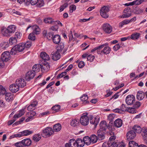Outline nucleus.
<instances>
[{
	"label": "nucleus",
	"instance_id": "obj_1",
	"mask_svg": "<svg viewBox=\"0 0 147 147\" xmlns=\"http://www.w3.org/2000/svg\"><path fill=\"white\" fill-rule=\"evenodd\" d=\"M32 43L31 41H27L25 44L20 43L15 45L11 50V53L12 55H15L17 51H22L25 47L29 48L31 46Z\"/></svg>",
	"mask_w": 147,
	"mask_h": 147
},
{
	"label": "nucleus",
	"instance_id": "obj_2",
	"mask_svg": "<svg viewBox=\"0 0 147 147\" xmlns=\"http://www.w3.org/2000/svg\"><path fill=\"white\" fill-rule=\"evenodd\" d=\"M53 133V131L52 128L47 127L42 131L41 134L43 137H49L51 136Z\"/></svg>",
	"mask_w": 147,
	"mask_h": 147
},
{
	"label": "nucleus",
	"instance_id": "obj_3",
	"mask_svg": "<svg viewBox=\"0 0 147 147\" xmlns=\"http://www.w3.org/2000/svg\"><path fill=\"white\" fill-rule=\"evenodd\" d=\"M109 11V8L107 6H104L100 9V15L103 18H107L109 16L108 13Z\"/></svg>",
	"mask_w": 147,
	"mask_h": 147
},
{
	"label": "nucleus",
	"instance_id": "obj_4",
	"mask_svg": "<svg viewBox=\"0 0 147 147\" xmlns=\"http://www.w3.org/2000/svg\"><path fill=\"white\" fill-rule=\"evenodd\" d=\"M30 28H31L32 30V33L36 34H40V29L39 27L35 25L33 26L29 25L27 28L26 31H27L28 29Z\"/></svg>",
	"mask_w": 147,
	"mask_h": 147
},
{
	"label": "nucleus",
	"instance_id": "obj_5",
	"mask_svg": "<svg viewBox=\"0 0 147 147\" xmlns=\"http://www.w3.org/2000/svg\"><path fill=\"white\" fill-rule=\"evenodd\" d=\"M32 143V141L29 138H26L22 140L21 141L16 143L17 145H22L24 146H30Z\"/></svg>",
	"mask_w": 147,
	"mask_h": 147
},
{
	"label": "nucleus",
	"instance_id": "obj_6",
	"mask_svg": "<svg viewBox=\"0 0 147 147\" xmlns=\"http://www.w3.org/2000/svg\"><path fill=\"white\" fill-rule=\"evenodd\" d=\"M135 99V97L133 95H129L126 97L125 102L127 105H131L134 102Z\"/></svg>",
	"mask_w": 147,
	"mask_h": 147
},
{
	"label": "nucleus",
	"instance_id": "obj_7",
	"mask_svg": "<svg viewBox=\"0 0 147 147\" xmlns=\"http://www.w3.org/2000/svg\"><path fill=\"white\" fill-rule=\"evenodd\" d=\"M135 132L132 129L127 132L126 134V140L128 141L134 139L136 136Z\"/></svg>",
	"mask_w": 147,
	"mask_h": 147
},
{
	"label": "nucleus",
	"instance_id": "obj_8",
	"mask_svg": "<svg viewBox=\"0 0 147 147\" xmlns=\"http://www.w3.org/2000/svg\"><path fill=\"white\" fill-rule=\"evenodd\" d=\"M10 53L8 51H5L1 55V59L5 62H7L10 60L11 58Z\"/></svg>",
	"mask_w": 147,
	"mask_h": 147
},
{
	"label": "nucleus",
	"instance_id": "obj_9",
	"mask_svg": "<svg viewBox=\"0 0 147 147\" xmlns=\"http://www.w3.org/2000/svg\"><path fill=\"white\" fill-rule=\"evenodd\" d=\"M87 114L82 116L80 119V122L81 124L83 125H86L89 123V118L87 116Z\"/></svg>",
	"mask_w": 147,
	"mask_h": 147
},
{
	"label": "nucleus",
	"instance_id": "obj_10",
	"mask_svg": "<svg viewBox=\"0 0 147 147\" xmlns=\"http://www.w3.org/2000/svg\"><path fill=\"white\" fill-rule=\"evenodd\" d=\"M40 65L41 70L43 73L47 72L49 69V64L46 61H44V63H42Z\"/></svg>",
	"mask_w": 147,
	"mask_h": 147
},
{
	"label": "nucleus",
	"instance_id": "obj_11",
	"mask_svg": "<svg viewBox=\"0 0 147 147\" xmlns=\"http://www.w3.org/2000/svg\"><path fill=\"white\" fill-rule=\"evenodd\" d=\"M15 83L19 88H23L26 85L25 80L22 78H19L17 80Z\"/></svg>",
	"mask_w": 147,
	"mask_h": 147
},
{
	"label": "nucleus",
	"instance_id": "obj_12",
	"mask_svg": "<svg viewBox=\"0 0 147 147\" xmlns=\"http://www.w3.org/2000/svg\"><path fill=\"white\" fill-rule=\"evenodd\" d=\"M103 29L105 32L109 34L110 33L112 30L111 26L108 23L103 24Z\"/></svg>",
	"mask_w": 147,
	"mask_h": 147
},
{
	"label": "nucleus",
	"instance_id": "obj_13",
	"mask_svg": "<svg viewBox=\"0 0 147 147\" xmlns=\"http://www.w3.org/2000/svg\"><path fill=\"white\" fill-rule=\"evenodd\" d=\"M35 76V73L32 71L31 70L27 72L25 78L26 80L29 81L33 79Z\"/></svg>",
	"mask_w": 147,
	"mask_h": 147
},
{
	"label": "nucleus",
	"instance_id": "obj_14",
	"mask_svg": "<svg viewBox=\"0 0 147 147\" xmlns=\"http://www.w3.org/2000/svg\"><path fill=\"white\" fill-rule=\"evenodd\" d=\"M59 51L57 52V50L55 52H52L51 55V57L54 61H56L59 59L60 58Z\"/></svg>",
	"mask_w": 147,
	"mask_h": 147
},
{
	"label": "nucleus",
	"instance_id": "obj_15",
	"mask_svg": "<svg viewBox=\"0 0 147 147\" xmlns=\"http://www.w3.org/2000/svg\"><path fill=\"white\" fill-rule=\"evenodd\" d=\"M9 90L12 93H16L19 90V87L16 83L11 85L9 87Z\"/></svg>",
	"mask_w": 147,
	"mask_h": 147
},
{
	"label": "nucleus",
	"instance_id": "obj_16",
	"mask_svg": "<svg viewBox=\"0 0 147 147\" xmlns=\"http://www.w3.org/2000/svg\"><path fill=\"white\" fill-rule=\"evenodd\" d=\"M99 129L97 131V135L98 139L100 140L104 139L105 138V134L106 131Z\"/></svg>",
	"mask_w": 147,
	"mask_h": 147
},
{
	"label": "nucleus",
	"instance_id": "obj_17",
	"mask_svg": "<svg viewBox=\"0 0 147 147\" xmlns=\"http://www.w3.org/2000/svg\"><path fill=\"white\" fill-rule=\"evenodd\" d=\"M5 98L7 101L11 102L13 99V95L11 93H7L5 95Z\"/></svg>",
	"mask_w": 147,
	"mask_h": 147
},
{
	"label": "nucleus",
	"instance_id": "obj_18",
	"mask_svg": "<svg viewBox=\"0 0 147 147\" xmlns=\"http://www.w3.org/2000/svg\"><path fill=\"white\" fill-rule=\"evenodd\" d=\"M52 40L53 42L55 44H59L61 40V38L60 36L58 34H56L54 35Z\"/></svg>",
	"mask_w": 147,
	"mask_h": 147
},
{
	"label": "nucleus",
	"instance_id": "obj_19",
	"mask_svg": "<svg viewBox=\"0 0 147 147\" xmlns=\"http://www.w3.org/2000/svg\"><path fill=\"white\" fill-rule=\"evenodd\" d=\"M37 102L36 101L33 102L32 103L27 107V110L29 111H32L36 108Z\"/></svg>",
	"mask_w": 147,
	"mask_h": 147
},
{
	"label": "nucleus",
	"instance_id": "obj_20",
	"mask_svg": "<svg viewBox=\"0 0 147 147\" xmlns=\"http://www.w3.org/2000/svg\"><path fill=\"white\" fill-rule=\"evenodd\" d=\"M145 96L144 92L142 91H139L138 92L137 94V98L138 100H142Z\"/></svg>",
	"mask_w": 147,
	"mask_h": 147
},
{
	"label": "nucleus",
	"instance_id": "obj_21",
	"mask_svg": "<svg viewBox=\"0 0 147 147\" xmlns=\"http://www.w3.org/2000/svg\"><path fill=\"white\" fill-rule=\"evenodd\" d=\"M100 128L101 130L106 131L107 127V123L105 121H102L100 124Z\"/></svg>",
	"mask_w": 147,
	"mask_h": 147
},
{
	"label": "nucleus",
	"instance_id": "obj_22",
	"mask_svg": "<svg viewBox=\"0 0 147 147\" xmlns=\"http://www.w3.org/2000/svg\"><path fill=\"white\" fill-rule=\"evenodd\" d=\"M123 124L122 121L120 119H118L116 120L114 123V124L115 127L118 128L120 127Z\"/></svg>",
	"mask_w": 147,
	"mask_h": 147
},
{
	"label": "nucleus",
	"instance_id": "obj_23",
	"mask_svg": "<svg viewBox=\"0 0 147 147\" xmlns=\"http://www.w3.org/2000/svg\"><path fill=\"white\" fill-rule=\"evenodd\" d=\"M61 128V125L59 123L55 124L53 127V131L55 132L59 131Z\"/></svg>",
	"mask_w": 147,
	"mask_h": 147
},
{
	"label": "nucleus",
	"instance_id": "obj_24",
	"mask_svg": "<svg viewBox=\"0 0 147 147\" xmlns=\"http://www.w3.org/2000/svg\"><path fill=\"white\" fill-rule=\"evenodd\" d=\"M7 29L9 31V33L10 34L14 33L16 30V27L14 25H11L8 26Z\"/></svg>",
	"mask_w": 147,
	"mask_h": 147
},
{
	"label": "nucleus",
	"instance_id": "obj_25",
	"mask_svg": "<svg viewBox=\"0 0 147 147\" xmlns=\"http://www.w3.org/2000/svg\"><path fill=\"white\" fill-rule=\"evenodd\" d=\"M41 65L40 64H37L34 65L32 67V71L35 73H37L40 71V68H41Z\"/></svg>",
	"mask_w": 147,
	"mask_h": 147
},
{
	"label": "nucleus",
	"instance_id": "obj_26",
	"mask_svg": "<svg viewBox=\"0 0 147 147\" xmlns=\"http://www.w3.org/2000/svg\"><path fill=\"white\" fill-rule=\"evenodd\" d=\"M132 130L136 133H140L142 131V129L138 125H135L132 128Z\"/></svg>",
	"mask_w": 147,
	"mask_h": 147
},
{
	"label": "nucleus",
	"instance_id": "obj_27",
	"mask_svg": "<svg viewBox=\"0 0 147 147\" xmlns=\"http://www.w3.org/2000/svg\"><path fill=\"white\" fill-rule=\"evenodd\" d=\"M40 56L41 58L44 60H49L50 57L45 52L41 53Z\"/></svg>",
	"mask_w": 147,
	"mask_h": 147
},
{
	"label": "nucleus",
	"instance_id": "obj_28",
	"mask_svg": "<svg viewBox=\"0 0 147 147\" xmlns=\"http://www.w3.org/2000/svg\"><path fill=\"white\" fill-rule=\"evenodd\" d=\"M142 135L143 137L145 143L147 145V129H142Z\"/></svg>",
	"mask_w": 147,
	"mask_h": 147
},
{
	"label": "nucleus",
	"instance_id": "obj_29",
	"mask_svg": "<svg viewBox=\"0 0 147 147\" xmlns=\"http://www.w3.org/2000/svg\"><path fill=\"white\" fill-rule=\"evenodd\" d=\"M115 126L114 124L112 122H109L108 125H107V128L109 130L111 131H114L115 129Z\"/></svg>",
	"mask_w": 147,
	"mask_h": 147
},
{
	"label": "nucleus",
	"instance_id": "obj_30",
	"mask_svg": "<svg viewBox=\"0 0 147 147\" xmlns=\"http://www.w3.org/2000/svg\"><path fill=\"white\" fill-rule=\"evenodd\" d=\"M83 139L85 144L87 146L89 145L91 143L90 137L88 136H86L84 137Z\"/></svg>",
	"mask_w": 147,
	"mask_h": 147
},
{
	"label": "nucleus",
	"instance_id": "obj_31",
	"mask_svg": "<svg viewBox=\"0 0 147 147\" xmlns=\"http://www.w3.org/2000/svg\"><path fill=\"white\" fill-rule=\"evenodd\" d=\"M76 142L78 144V147L80 146L81 147H83L85 144L83 139L82 140L81 139L78 138L76 140Z\"/></svg>",
	"mask_w": 147,
	"mask_h": 147
},
{
	"label": "nucleus",
	"instance_id": "obj_32",
	"mask_svg": "<svg viewBox=\"0 0 147 147\" xmlns=\"http://www.w3.org/2000/svg\"><path fill=\"white\" fill-rule=\"evenodd\" d=\"M79 120L78 119H75L72 120L71 122V125L73 127L78 126L79 124Z\"/></svg>",
	"mask_w": 147,
	"mask_h": 147
},
{
	"label": "nucleus",
	"instance_id": "obj_33",
	"mask_svg": "<svg viewBox=\"0 0 147 147\" xmlns=\"http://www.w3.org/2000/svg\"><path fill=\"white\" fill-rule=\"evenodd\" d=\"M70 147H78L76 141L74 139H72L69 140Z\"/></svg>",
	"mask_w": 147,
	"mask_h": 147
},
{
	"label": "nucleus",
	"instance_id": "obj_34",
	"mask_svg": "<svg viewBox=\"0 0 147 147\" xmlns=\"http://www.w3.org/2000/svg\"><path fill=\"white\" fill-rule=\"evenodd\" d=\"M91 142L92 144L96 143L98 140V137L95 135H92L90 137Z\"/></svg>",
	"mask_w": 147,
	"mask_h": 147
},
{
	"label": "nucleus",
	"instance_id": "obj_35",
	"mask_svg": "<svg viewBox=\"0 0 147 147\" xmlns=\"http://www.w3.org/2000/svg\"><path fill=\"white\" fill-rule=\"evenodd\" d=\"M81 99L84 102H85L84 103L86 104V103H89V101H87V100L88 99V97L87 95L86 94H84L81 97Z\"/></svg>",
	"mask_w": 147,
	"mask_h": 147
},
{
	"label": "nucleus",
	"instance_id": "obj_36",
	"mask_svg": "<svg viewBox=\"0 0 147 147\" xmlns=\"http://www.w3.org/2000/svg\"><path fill=\"white\" fill-rule=\"evenodd\" d=\"M32 133L33 131H30L28 130H25L20 132L22 136L29 135Z\"/></svg>",
	"mask_w": 147,
	"mask_h": 147
},
{
	"label": "nucleus",
	"instance_id": "obj_37",
	"mask_svg": "<svg viewBox=\"0 0 147 147\" xmlns=\"http://www.w3.org/2000/svg\"><path fill=\"white\" fill-rule=\"evenodd\" d=\"M111 49L110 47L107 46L104 48L102 51L104 54L107 55L109 54L111 51Z\"/></svg>",
	"mask_w": 147,
	"mask_h": 147
},
{
	"label": "nucleus",
	"instance_id": "obj_38",
	"mask_svg": "<svg viewBox=\"0 0 147 147\" xmlns=\"http://www.w3.org/2000/svg\"><path fill=\"white\" fill-rule=\"evenodd\" d=\"M26 5H28L31 4L32 5H34L37 4L38 0H26Z\"/></svg>",
	"mask_w": 147,
	"mask_h": 147
},
{
	"label": "nucleus",
	"instance_id": "obj_39",
	"mask_svg": "<svg viewBox=\"0 0 147 147\" xmlns=\"http://www.w3.org/2000/svg\"><path fill=\"white\" fill-rule=\"evenodd\" d=\"M140 35L139 33L135 32L131 35V38L133 40L137 39L139 37Z\"/></svg>",
	"mask_w": 147,
	"mask_h": 147
},
{
	"label": "nucleus",
	"instance_id": "obj_40",
	"mask_svg": "<svg viewBox=\"0 0 147 147\" xmlns=\"http://www.w3.org/2000/svg\"><path fill=\"white\" fill-rule=\"evenodd\" d=\"M64 47V44L63 42H60L59 43V46L58 47V49H57V52L59 51L61 52V51L63 50Z\"/></svg>",
	"mask_w": 147,
	"mask_h": 147
},
{
	"label": "nucleus",
	"instance_id": "obj_41",
	"mask_svg": "<svg viewBox=\"0 0 147 147\" xmlns=\"http://www.w3.org/2000/svg\"><path fill=\"white\" fill-rule=\"evenodd\" d=\"M17 41V39L16 38V37H12L10 38L9 43L10 45H12L15 44Z\"/></svg>",
	"mask_w": 147,
	"mask_h": 147
},
{
	"label": "nucleus",
	"instance_id": "obj_42",
	"mask_svg": "<svg viewBox=\"0 0 147 147\" xmlns=\"http://www.w3.org/2000/svg\"><path fill=\"white\" fill-rule=\"evenodd\" d=\"M24 113V110L22 109L20 110L18 113L14 115V118H18V117H20L22 115H23Z\"/></svg>",
	"mask_w": 147,
	"mask_h": 147
},
{
	"label": "nucleus",
	"instance_id": "obj_43",
	"mask_svg": "<svg viewBox=\"0 0 147 147\" xmlns=\"http://www.w3.org/2000/svg\"><path fill=\"white\" fill-rule=\"evenodd\" d=\"M131 16V11H128L124 13L121 17L123 18H128Z\"/></svg>",
	"mask_w": 147,
	"mask_h": 147
},
{
	"label": "nucleus",
	"instance_id": "obj_44",
	"mask_svg": "<svg viewBox=\"0 0 147 147\" xmlns=\"http://www.w3.org/2000/svg\"><path fill=\"white\" fill-rule=\"evenodd\" d=\"M41 138V136L40 135L35 134L33 137V139L35 141L38 142L40 139Z\"/></svg>",
	"mask_w": 147,
	"mask_h": 147
},
{
	"label": "nucleus",
	"instance_id": "obj_45",
	"mask_svg": "<svg viewBox=\"0 0 147 147\" xmlns=\"http://www.w3.org/2000/svg\"><path fill=\"white\" fill-rule=\"evenodd\" d=\"M129 147H138V144L134 141H129Z\"/></svg>",
	"mask_w": 147,
	"mask_h": 147
},
{
	"label": "nucleus",
	"instance_id": "obj_46",
	"mask_svg": "<svg viewBox=\"0 0 147 147\" xmlns=\"http://www.w3.org/2000/svg\"><path fill=\"white\" fill-rule=\"evenodd\" d=\"M2 32L3 35L6 36H11L10 33H9L7 28L3 29L2 30Z\"/></svg>",
	"mask_w": 147,
	"mask_h": 147
},
{
	"label": "nucleus",
	"instance_id": "obj_47",
	"mask_svg": "<svg viewBox=\"0 0 147 147\" xmlns=\"http://www.w3.org/2000/svg\"><path fill=\"white\" fill-rule=\"evenodd\" d=\"M133 11L136 14H139L143 12V10L138 8H136L133 9Z\"/></svg>",
	"mask_w": 147,
	"mask_h": 147
},
{
	"label": "nucleus",
	"instance_id": "obj_48",
	"mask_svg": "<svg viewBox=\"0 0 147 147\" xmlns=\"http://www.w3.org/2000/svg\"><path fill=\"white\" fill-rule=\"evenodd\" d=\"M44 21L46 23L51 24L52 23L53 24L55 22V21H53L52 18H46L44 19Z\"/></svg>",
	"mask_w": 147,
	"mask_h": 147
},
{
	"label": "nucleus",
	"instance_id": "obj_49",
	"mask_svg": "<svg viewBox=\"0 0 147 147\" xmlns=\"http://www.w3.org/2000/svg\"><path fill=\"white\" fill-rule=\"evenodd\" d=\"M110 134L111 136L109 140L108 141H110V142H113V141L115 139L116 137L114 136V133L113 132L111 131Z\"/></svg>",
	"mask_w": 147,
	"mask_h": 147
},
{
	"label": "nucleus",
	"instance_id": "obj_50",
	"mask_svg": "<svg viewBox=\"0 0 147 147\" xmlns=\"http://www.w3.org/2000/svg\"><path fill=\"white\" fill-rule=\"evenodd\" d=\"M99 122L98 119L95 117L92 120H90V123L91 124H94L95 126H96Z\"/></svg>",
	"mask_w": 147,
	"mask_h": 147
},
{
	"label": "nucleus",
	"instance_id": "obj_51",
	"mask_svg": "<svg viewBox=\"0 0 147 147\" xmlns=\"http://www.w3.org/2000/svg\"><path fill=\"white\" fill-rule=\"evenodd\" d=\"M123 45V44L122 43H121L120 45L119 44H117L113 47V49L115 51H117L120 48L122 47Z\"/></svg>",
	"mask_w": 147,
	"mask_h": 147
},
{
	"label": "nucleus",
	"instance_id": "obj_52",
	"mask_svg": "<svg viewBox=\"0 0 147 147\" xmlns=\"http://www.w3.org/2000/svg\"><path fill=\"white\" fill-rule=\"evenodd\" d=\"M115 117V115L114 114H110L108 116L107 119L110 121L109 122H112L113 121Z\"/></svg>",
	"mask_w": 147,
	"mask_h": 147
},
{
	"label": "nucleus",
	"instance_id": "obj_53",
	"mask_svg": "<svg viewBox=\"0 0 147 147\" xmlns=\"http://www.w3.org/2000/svg\"><path fill=\"white\" fill-rule=\"evenodd\" d=\"M34 33H30L28 36V38L29 40L34 41L35 39V36Z\"/></svg>",
	"mask_w": 147,
	"mask_h": 147
},
{
	"label": "nucleus",
	"instance_id": "obj_54",
	"mask_svg": "<svg viewBox=\"0 0 147 147\" xmlns=\"http://www.w3.org/2000/svg\"><path fill=\"white\" fill-rule=\"evenodd\" d=\"M127 111L131 113H136V110L134 107H129Z\"/></svg>",
	"mask_w": 147,
	"mask_h": 147
},
{
	"label": "nucleus",
	"instance_id": "obj_55",
	"mask_svg": "<svg viewBox=\"0 0 147 147\" xmlns=\"http://www.w3.org/2000/svg\"><path fill=\"white\" fill-rule=\"evenodd\" d=\"M0 46L2 48L5 49L8 47L9 46L8 43L6 42H3L0 44Z\"/></svg>",
	"mask_w": 147,
	"mask_h": 147
},
{
	"label": "nucleus",
	"instance_id": "obj_56",
	"mask_svg": "<svg viewBox=\"0 0 147 147\" xmlns=\"http://www.w3.org/2000/svg\"><path fill=\"white\" fill-rule=\"evenodd\" d=\"M112 142L108 141V142H105L102 144V147H110L112 146Z\"/></svg>",
	"mask_w": 147,
	"mask_h": 147
},
{
	"label": "nucleus",
	"instance_id": "obj_57",
	"mask_svg": "<svg viewBox=\"0 0 147 147\" xmlns=\"http://www.w3.org/2000/svg\"><path fill=\"white\" fill-rule=\"evenodd\" d=\"M53 32H49L46 36V38L48 40H50L51 39H53Z\"/></svg>",
	"mask_w": 147,
	"mask_h": 147
},
{
	"label": "nucleus",
	"instance_id": "obj_58",
	"mask_svg": "<svg viewBox=\"0 0 147 147\" xmlns=\"http://www.w3.org/2000/svg\"><path fill=\"white\" fill-rule=\"evenodd\" d=\"M21 137L22 135H21V134L20 132L18 133V134L11 135L9 137V139H11L15 138H20Z\"/></svg>",
	"mask_w": 147,
	"mask_h": 147
},
{
	"label": "nucleus",
	"instance_id": "obj_59",
	"mask_svg": "<svg viewBox=\"0 0 147 147\" xmlns=\"http://www.w3.org/2000/svg\"><path fill=\"white\" fill-rule=\"evenodd\" d=\"M68 4L67 3H65L63 5L61 6L59 10V11L60 12L62 11L65 8H66L68 6Z\"/></svg>",
	"mask_w": 147,
	"mask_h": 147
},
{
	"label": "nucleus",
	"instance_id": "obj_60",
	"mask_svg": "<svg viewBox=\"0 0 147 147\" xmlns=\"http://www.w3.org/2000/svg\"><path fill=\"white\" fill-rule=\"evenodd\" d=\"M11 13L12 14H13L15 16L16 15L21 16L22 15V13H20L19 11L16 10L15 9L12 10L11 12Z\"/></svg>",
	"mask_w": 147,
	"mask_h": 147
},
{
	"label": "nucleus",
	"instance_id": "obj_61",
	"mask_svg": "<svg viewBox=\"0 0 147 147\" xmlns=\"http://www.w3.org/2000/svg\"><path fill=\"white\" fill-rule=\"evenodd\" d=\"M60 109V106L59 105H56L53 106L52 108V109L53 110L55 111V112H58Z\"/></svg>",
	"mask_w": 147,
	"mask_h": 147
},
{
	"label": "nucleus",
	"instance_id": "obj_62",
	"mask_svg": "<svg viewBox=\"0 0 147 147\" xmlns=\"http://www.w3.org/2000/svg\"><path fill=\"white\" fill-rule=\"evenodd\" d=\"M69 11L71 13H72L76 9V6L74 5H71L69 7Z\"/></svg>",
	"mask_w": 147,
	"mask_h": 147
},
{
	"label": "nucleus",
	"instance_id": "obj_63",
	"mask_svg": "<svg viewBox=\"0 0 147 147\" xmlns=\"http://www.w3.org/2000/svg\"><path fill=\"white\" fill-rule=\"evenodd\" d=\"M94 56L90 54L87 56V60L89 61L90 62H92L94 59Z\"/></svg>",
	"mask_w": 147,
	"mask_h": 147
},
{
	"label": "nucleus",
	"instance_id": "obj_64",
	"mask_svg": "<svg viewBox=\"0 0 147 147\" xmlns=\"http://www.w3.org/2000/svg\"><path fill=\"white\" fill-rule=\"evenodd\" d=\"M141 105V103L139 101H137L134 104L133 107L136 109L138 108Z\"/></svg>",
	"mask_w": 147,
	"mask_h": 147
}]
</instances>
